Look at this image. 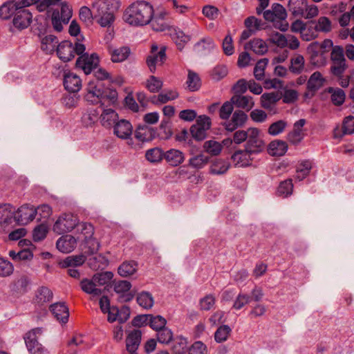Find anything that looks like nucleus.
<instances>
[{"mask_svg":"<svg viewBox=\"0 0 354 354\" xmlns=\"http://www.w3.org/2000/svg\"><path fill=\"white\" fill-rule=\"evenodd\" d=\"M153 14L152 6L144 1L130 5L123 14V19L130 25L144 26L148 24Z\"/></svg>","mask_w":354,"mask_h":354,"instance_id":"obj_1","label":"nucleus"},{"mask_svg":"<svg viewBox=\"0 0 354 354\" xmlns=\"http://www.w3.org/2000/svg\"><path fill=\"white\" fill-rule=\"evenodd\" d=\"M120 6L118 0H96L92 4L94 17L101 26H110L115 20L114 13Z\"/></svg>","mask_w":354,"mask_h":354,"instance_id":"obj_2","label":"nucleus"},{"mask_svg":"<svg viewBox=\"0 0 354 354\" xmlns=\"http://www.w3.org/2000/svg\"><path fill=\"white\" fill-rule=\"evenodd\" d=\"M75 234L77 235V239L84 242L88 248L89 254L96 253L100 248V243L93 238L94 227L89 223L77 222L75 226Z\"/></svg>","mask_w":354,"mask_h":354,"instance_id":"obj_3","label":"nucleus"},{"mask_svg":"<svg viewBox=\"0 0 354 354\" xmlns=\"http://www.w3.org/2000/svg\"><path fill=\"white\" fill-rule=\"evenodd\" d=\"M78 218L73 214H63L55 221L53 230L58 234L72 231L75 228Z\"/></svg>","mask_w":354,"mask_h":354,"instance_id":"obj_4","label":"nucleus"},{"mask_svg":"<svg viewBox=\"0 0 354 354\" xmlns=\"http://www.w3.org/2000/svg\"><path fill=\"white\" fill-rule=\"evenodd\" d=\"M43 331L42 328H35L25 334L26 346L30 354H42L44 351V347L37 339V336L41 335Z\"/></svg>","mask_w":354,"mask_h":354,"instance_id":"obj_5","label":"nucleus"},{"mask_svg":"<svg viewBox=\"0 0 354 354\" xmlns=\"http://www.w3.org/2000/svg\"><path fill=\"white\" fill-rule=\"evenodd\" d=\"M248 133L245 149L254 154L261 152L264 149V142L261 137L260 130L255 127H250L248 129Z\"/></svg>","mask_w":354,"mask_h":354,"instance_id":"obj_6","label":"nucleus"},{"mask_svg":"<svg viewBox=\"0 0 354 354\" xmlns=\"http://www.w3.org/2000/svg\"><path fill=\"white\" fill-rule=\"evenodd\" d=\"M210 127V118L205 115H201L196 120V123L191 127L190 132L196 140H202L205 138L207 131Z\"/></svg>","mask_w":354,"mask_h":354,"instance_id":"obj_7","label":"nucleus"},{"mask_svg":"<svg viewBox=\"0 0 354 354\" xmlns=\"http://www.w3.org/2000/svg\"><path fill=\"white\" fill-rule=\"evenodd\" d=\"M36 216L37 210L34 206L25 204L15 212V219L20 225H26L33 221Z\"/></svg>","mask_w":354,"mask_h":354,"instance_id":"obj_8","label":"nucleus"},{"mask_svg":"<svg viewBox=\"0 0 354 354\" xmlns=\"http://www.w3.org/2000/svg\"><path fill=\"white\" fill-rule=\"evenodd\" d=\"M248 120V115L242 110H236L228 120L223 123L225 129L230 132L243 127Z\"/></svg>","mask_w":354,"mask_h":354,"instance_id":"obj_9","label":"nucleus"},{"mask_svg":"<svg viewBox=\"0 0 354 354\" xmlns=\"http://www.w3.org/2000/svg\"><path fill=\"white\" fill-rule=\"evenodd\" d=\"M32 15L29 10L19 8L12 19V24L19 30L27 28L31 24Z\"/></svg>","mask_w":354,"mask_h":354,"instance_id":"obj_10","label":"nucleus"},{"mask_svg":"<svg viewBox=\"0 0 354 354\" xmlns=\"http://www.w3.org/2000/svg\"><path fill=\"white\" fill-rule=\"evenodd\" d=\"M103 93V84L100 82H89L86 93L85 94V100L91 104H98L102 102V95Z\"/></svg>","mask_w":354,"mask_h":354,"instance_id":"obj_11","label":"nucleus"},{"mask_svg":"<svg viewBox=\"0 0 354 354\" xmlns=\"http://www.w3.org/2000/svg\"><path fill=\"white\" fill-rule=\"evenodd\" d=\"M166 47L161 46L158 48L156 44H153L151 48V54L147 59V66H156L165 64L167 59Z\"/></svg>","mask_w":354,"mask_h":354,"instance_id":"obj_12","label":"nucleus"},{"mask_svg":"<svg viewBox=\"0 0 354 354\" xmlns=\"http://www.w3.org/2000/svg\"><path fill=\"white\" fill-rule=\"evenodd\" d=\"M133 132V127L130 122L121 119L117 120L113 125V133L118 138L127 140L131 137Z\"/></svg>","mask_w":354,"mask_h":354,"instance_id":"obj_13","label":"nucleus"},{"mask_svg":"<svg viewBox=\"0 0 354 354\" xmlns=\"http://www.w3.org/2000/svg\"><path fill=\"white\" fill-rule=\"evenodd\" d=\"M64 86L70 93H77L82 88V81L80 77L70 71H64Z\"/></svg>","mask_w":354,"mask_h":354,"instance_id":"obj_14","label":"nucleus"},{"mask_svg":"<svg viewBox=\"0 0 354 354\" xmlns=\"http://www.w3.org/2000/svg\"><path fill=\"white\" fill-rule=\"evenodd\" d=\"M131 288V283L124 280L119 281L114 284V291L120 295L119 301L128 302L133 299V295L129 292Z\"/></svg>","mask_w":354,"mask_h":354,"instance_id":"obj_15","label":"nucleus"},{"mask_svg":"<svg viewBox=\"0 0 354 354\" xmlns=\"http://www.w3.org/2000/svg\"><path fill=\"white\" fill-rule=\"evenodd\" d=\"M55 50L58 57L64 62H69L74 58L73 45L69 41H62L58 44Z\"/></svg>","mask_w":354,"mask_h":354,"instance_id":"obj_16","label":"nucleus"},{"mask_svg":"<svg viewBox=\"0 0 354 354\" xmlns=\"http://www.w3.org/2000/svg\"><path fill=\"white\" fill-rule=\"evenodd\" d=\"M77 245V239L71 235L60 237L56 243L57 248L63 253H69L74 250Z\"/></svg>","mask_w":354,"mask_h":354,"instance_id":"obj_17","label":"nucleus"},{"mask_svg":"<svg viewBox=\"0 0 354 354\" xmlns=\"http://www.w3.org/2000/svg\"><path fill=\"white\" fill-rule=\"evenodd\" d=\"M50 310L57 321L65 324L68 320L69 311L64 303H55L50 306Z\"/></svg>","mask_w":354,"mask_h":354,"instance_id":"obj_18","label":"nucleus"},{"mask_svg":"<svg viewBox=\"0 0 354 354\" xmlns=\"http://www.w3.org/2000/svg\"><path fill=\"white\" fill-rule=\"evenodd\" d=\"M254 154V153L245 148L243 150L235 151L232 156V159L236 165L246 167L251 164L252 156Z\"/></svg>","mask_w":354,"mask_h":354,"instance_id":"obj_19","label":"nucleus"},{"mask_svg":"<svg viewBox=\"0 0 354 354\" xmlns=\"http://www.w3.org/2000/svg\"><path fill=\"white\" fill-rule=\"evenodd\" d=\"M231 101L236 107L245 111H250L254 105L252 97L249 95H234Z\"/></svg>","mask_w":354,"mask_h":354,"instance_id":"obj_20","label":"nucleus"},{"mask_svg":"<svg viewBox=\"0 0 354 354\" xmlns=\"http://www.w3.org/2000/svg\"><path fill=\"white\" fill-rule=\"evenodd\" d=\"M19 8L16 1H8L3 3L0 7V18L3 20L10 19L14 17Z\"/></svg>","mask_w":354,"mask_h":354,"instance_id":"obj_21","label":"nucleus"},{"mask_svg":"<svg viewBox=\"0 0 354 354\" xmlns=\"http://www.w3.org/2000/svg\"><path fill=\"white\" fill-rule=\"evenodd\" d=\"M99 64L100 57L97 53H86L78 57L75 66H99Z\"/></svg>","mask_w":354,"mask_h":354,"instance_id":"obj_22","label":"nucleus"},{"mask_svg":"<svg viewBox=\"0 0 354 354\" xmlns=\"http://www.w3.org/2000/svg\"><path fill=\"white\" fill-rule=\"evenodd\" d=\"M272 10L275 14V17L280 23V26H277L281 31H286L288 28V24L286 21L287 13L284 7L279 3H274L272 6Z\"/></svg>","mask_w":354,"mask_h":354,"instance_id":"obj_23","label":"nucleus"},{"mask_svg":"<svg viewBox=\"0 0 354 354\" xmlns=\"http://www.w3.org/2000/svg\"><path fill=\"white\" fill-rule=\"evenodd\" d=\"M164 158L169 165L173 167L178 166L185 160L183 153L175 149H171L165 152Z\"/></svg>","mask_w":354,"mask_h":354,"instance_id":"obj_24","label":"nucleus"},{"mask_svg":"<svg viewBox=\"0 0 354 354\" xmlns=\"http://www.w3.org/2000/svg\"><path fill=\"white\" fill-rule=\"evenodd\" d=\"M244 48L252 50L257 55H263L268 49L266 43L263 39L259 38H254L246 43Z\"/></svg>","mask_w":354,"mask_h":354,"instance_id":"obj_25","label":"nucleus"},{"mask_svg":"<svg viewBox=\"0 0 354 354\" xmlns=\"http://www.w3.org/2000/svg\"><path fill=\"white\" fill-rule=\"evenodd\" d=\"M142 333L135 329L131 331L126 339V347L128 351H136L141 342Z\"/></svg>","mask_w":354,"mask_h":354,"instance_id":"obj_26","label":"nucleus"},{"mask_svg":"<svg viewBox=\"0 0 354 354\" xmlns=\"http://www.w3.org/2000/svg\"><path fill=\"white\" fill-rule=\"evenodd\" d=\"M80 287L83 292L93 297L100 296L102 294V290L97 287L93 277L91 279H83L80 281Z\"/></svg>","mask_w":354,"mask_h":354,"instance_id":"obj_27","label":"nucleus"},{"mask_svg":"<svg viewBox=\"0 0 354 354\" xmlns=\"http://www.w3.org/2000/svg\"><path fill=\"white\" fill-rule=\"evenodd\" d=\"M288 150V145L285 141L276 140L272 141L268 145V152L274 156H281Z\"/></svg>","mask_w":354,"mask_h":354,"instance_id":"obj_28","label":"nucleus"},{"mask_svg":"<svg viewBox=\"0 0 354 354\" xmlns=\"http://www.w3.org/2000/svg\"><path fill=\"white\" fill-rule=\"evenodd\" d=\"M230 167L229 162L221 160H215L209 167V173L214 175H222L225 174Z\"/></svg>","mask_w":354,"mask_h":354,"instance_id":"obj_29","label":"nucleus"},{"mask_svg":"<svg viewBox=\"0 0 354 354\" xmlns=\"http://www.w3.org/2000/svg\"><path fill=\"white\" fill-rule=\"evenodd\" d=\"M118 118V113L112 109H104L100 116L101 123L105 127L113 126Z\"/></svg>","mask_w":354,"mask_h":354,"instance_id":"obj_30","label":"nucleus"},{"mask_svg":"<svg viewBox=\"0 0 354 354\" xmlns=\"http://www.w3.org/2000/svg\"><path fill=\"white\" fill-rule=\"evenodd\" d=\"M52 291L46 286L39 287L35 292V301L40 305L50 302L53 299Z\"/></svg>","mask_w":354,"mask_h":354,"instance_id":"obj_31","label":"nucleus"},{"mask_svg":"<svg viewBox=\"0 0 354 354\" xmlns=\"http://www.w3.org/2000/svg\"><path fill=\"white\" fill-rule=\"evenodd\" d=\"M178 93L176 90H166L157 96L153 97V102L154 104H165L169 101L176 100L178 97Z\"/></svg>","mask_w":354,"mask_h":354,"instance_id":"obj_32","label":"nucleus"},{"mask_svg":"<svg viewBox=\"0 0 354 354\" xmlns=\"http://www.w3.org/2000/svg\"><path fill=\"white\" fill-rule=\"evenodd\" d=\"M58 39L56 36L53 35H46L41 38V48L46 51V53H52L55 50L58 46Z\"/></svg>","mask_w":354,"mask_h":354,"instance_id":"obj_33","label":"nucleus"},{"mask_svg":"<svg viewBox=\"0 0 354 354\" xmlns=\"http://www.w3.org/2000/svg\"><path fill=\"white\" fill-rule=\"evenodd\" d=\"M280 99L281 96L277 93H263L261 97V106L266 109H272Z\"/></svg>","mask_w":354,"mask_h":354,"instance_id":"obj_34","label":"nucleus"},{"mask_svg":"<svg viewBox=\"0 0 354 354\" xmlns=\"http://www.w3.org/2000/svg\"><path fill=\"white\" fill-rule=\"evenodd\" d=\"M324 80L319 72L314 73L310 77L307 83L308 91L312 92V95L319 90L324 84Z\"/></svg>","mask_w":354,"mask_h":354,"instance_id":"obj_35","label":"nucleus"},{"mask_svg":"<svg viewBox=\"0 0 354 354\" xmlns=\"http://www.w3.org/2000/svg\"><path fill=\"white\" fill-rule=\"evenodd\" d=\"M330 59L333 64L337 65V66H346L344 48L340 46H335L333 47L330 53Z\"/></svg>","mask_w":354,"mask_h":354,"instance_id":"obj_36","label":"nucleus"},{"mask_svg":"<svg viewBox=\"0 0 354 354\" xmlns=\"http://www.w3.org/2000/svg\"><path fill=\"white\" fill-rule=\"evenodd\" d=\"M131 50L128 46H122L117 49H114L110 52L111 60L113 62H121L127 59L130 55Z\"/></svg>","mask_w":354,"mask_h":354,"instance_id":"obj_37","label":"nucleus"},{"mask_svg":"<svg viewBox=\"0 0 354 354\" xmlns=\"http://www.w3.org/2000/svg\"><path fill=\"white\" fill-rule=\"evenodd\" d=\"M301 36L305 41H310L318 37V32L315 25V21H310L306 24Z\"/></svg>","mask_w":354,"mask_h":354,"instance_id":"obj_38","label":"nucleus"},{"mask_svg":"<svg viewBox=\"0 0 354 354\" xmlns=\"http://www.w3.org/2000/svg\"><path fill=\"white\" fill-rule=\"evenodd\" d=\"M138 270V263L134 261H125L118 268V274L122 277L133 274Z\"/></svg>","mask_w":354,"mask_h":354,"instance_id":"obj_39","label":"nucleus"},{"mask_svg":"<svg viewBox=\"0 0 354 354\" xmlns=\"http://www.w3.org/2000/svg\"><path fill=\"white\" fill-rule=\"evenodd\" d=\"M312 168V163L310 160L301 161L297 167L295 178L298 180H302L309 174Z\"/></svg>","mask_w":354,"mask_h":354,"instance_id":"obj_40","label":"nucleus"},{"mask_svg":"<svg viewBox=\"0 0 354 354\" xmlns=\"http://www.w3.org/2000/svg\"><path fill=\"white\" fill-rule=\"evenodd\" d=\"M118 101V92L115 88L104 87L103 84V93L102 95V104L107 102L109 105L115 104Z\"/></svg>","mask_w":354,"mask_h":354,"instance_id":"obj_41","label":"nucleus"},{"mask_svg":"<svg viewBox=\"0 0 354 354\" xmlns=\"http://www.w3.org/2000/svg\"><path fill=\"white\" fill-rule=\"evenodd\" d=\"M214 46V42L211 37H205L194 45V49L198 53H203L210 51Z\"/></svg>","mask_w":354,"mask_h":354,"instance_id":"obj_42","label":"nucleus"},{"mask_svg":"<svg viewBox=\"0 0 354 354\" xmlns=\"http://www.w3.org/2000/svg\"><path fill=\"white\" fill-rule=\"evenodd\" d=\"M187 88L190 91H196L201 86V81L198 75L195 72L189 70L188 71L187 80L186 81Z\"/></svg>","mask_w":354,"mask_h":354,"instance_id":"obj_43","label":"nucleus"},{"mask_svg":"<svg viewBox=\"0 0 354 354\" xmlns=\"http://www.w3.org/2000/svg\"><path fill=\"white\" fill-rule=\"evenodd\" d=\"M85 261L84 255L70 256L59 263L62 268L76 267L82 265Z\"/></svg>","mask_w":354,"mask_h":354,"instance_id":"obj_44","label":"nucleus"},{"mask_svg":"<svg viewBox=\"0 0 354 354\" xmlns=\"http://www.w3.org/2000/svg\"><path fill=\"white\" fill-rule=\"evenodd\" d=\"M86 75L91 73L96 77L97 80H110L111 76L104 68H82Z\"/></svg>","mask_w":354,"mask_h":354,"instance_id":"obj_45","label":"nucleus"},{"mask_svg":"<svg viewBox=\"0 0 354 354\" xmlns=\"http://www.w3.org/2000/svg\"><path fill=\"white\" fill-rule=\"evenodd\" d=\"M136 300L138 305L145 309L151 308L154 303L151 294L145 291L138 295Z\"/></svg>","mask_w":354,"mask_h":354,"instance_id":"obj_46","label":"nucleus"},{"mask_svg":"<svg viewBox=\"0 0 354 354\" xmlns=\"http://www.w3.org/2000/svg\"><path fill=\"white\" fill-rule=\"evenodd\" d=\"M156 337L159 343L168 344L174 339L173 332L167 327L156 330Z\"/></svg>","mask_w":354,"mask_h":354,"instance_id":"obj_47","label":"nucleus"},{"mask_svg":"<svg viewBox=\"0 0 354 354\" xmlns=\"http://www.w3.org/2000/svg\"><path fill=\"white\" fill-rule=\"evenodd\" d=\"M9 256L13 261H19L32 259L33 257V254L30 249H24L19 252L10 250Z\"/></svg>","mask_w":354,"mask_h":354,"instance_id":"obj_48","label":"nucleus"},{"mask_svg":"<svg viewBox=\"0 0 354 354\" xmlns=\"http://www.w3.org/2000/svg\"><path fill=\"white\" fill-rule=\"evenodd\" d=\"M165 14L160 13L158 16L153 18L149 21L152 29L157 32L164 31L168 28L167 24L165 22L164 19Z\"/></svg>","mask_w":354,"mask_h":354,"instance_id":"obj_49","label":"nucleus"},{"mask_svg":"<svg viewBox=\"0 0 354 354\" xmlns=\"http://www.w3.org/2000/svg\"><path fill=\"white\" fill-rule=\"evenodd\" d=\"M165 152L158 147L148 149L145 153L146 159L150 162H159L164 158Z\"/></svg>","mask_w":354,"mask_h":354,"instance_id":"obj_50","label":"nucleus"},{"mask_svg":"<svg viewBox=\"0 0 354 354\" xmlns=\"http://www.w3.org/2000/svg\"><path fill=\"white\" fill-rule=\"evenodd\" d=\"M30 283V279L26 275H21L15 280L13 290L20 293H25L28 291Z\"/></svg>","mask_w":354,"mask_h":354,"instance_id":"obj_51","label":"nucleus"},{"mask_svg":"<svg viewBox=\"0 0 354 354\" xmlns=\"http://www.w3.org/2000/svg\"><path fill=\"white\" fill-rule=\"evenodd\" d=\"M328 91L331 94L330 99L335 105L340 106L344 102L346 95L342 89L330 87Z\"/></svg>","mask_w":354,"mask_h":354,"instance_id":"obj_52","label":"nucleus"},{"mask_svg":"<svg viewBox=\"0 0 354 354\" xmlns=\"http://www.w3.org/2000/svg\"><path fill=\"white\" fill-rule=\"evenodd\" d=\"M187 339L183 336H177L174 339L172 350L176 354H185L187 351Z\"/></svg>","mask_w":354,"mask_h":354,"instance_id":"obj_53","label":"nucleus"},{"mask_svg":"<svg viewBox=\"0 0 354 354\" xmlns=\"http://www.w3.org/2000/svg\"><path fill=\"white\" fill-rule=\"evenodd\" d=\"M232 332L231 328L227 325H221L214 333V339L218 343L225 342Z\"/></svg>","mask_w":354,"mask_h":354,"instance_id":"obj_54","label":"nucleus"},{"mask_svg":"<svg viewBox=\"0 0 354 354\" xmlns=\"http://www.w3.org/2000/svg\"><path fill=\"white\" fill-rule=\"evenodd\" d=\"M293 190V184L291 179L282 181L277 189V194L284 198L291 195Z\"/></svg>","mask_w":354,"mask_h":354,"instance_id":"obj_55","label":"nucleus"},{"mask_svg":"<svg viewBox=\"0 0 354 354\" xmlns=\"http://www.w3.org/2000/svg\"><path fill=\"white\" fill-rule=\"evenodd\" d=\"M248 129L246 131L244 130H238L234 132L233 134V139H225L223 141V143L225 145L228 146L230 145L232 142H234L236 144H241L243 142H246L247 138H248Z\"/></svg>","mask_w":354,"mask_h":354,"instance_id":"obj_56","label":"nucleus"},{"mask_svg":"<svg viewBox=\"0 0 354 354\" xmlns=\"http://www.w3.org/2000/svg\"><path fill=\"white\" fill-rule=\"evenodd\" d=\"M315 25L317 28L318 33L329 32L332 30V24L330 20L326 17H320L317 21H315Z\"/></svg>","mask_w":354,"mask_h":354,"instance_id":"obj_57","label":"nucleus"},{"mask_svg":"<svg viewBox=\"0 0 354 354\" xmlns=\"http://www.w3.org/2000/svg\"><path fill=\"white\" fill-rule=\"evenodd\" d=\"M80 100V95L75 93L73 94L69 93L63 96L62 103L68 109H73L77 106Z\"/></svg>","mask_w":354,"mask_h":354,"instance_id":"obj_58","label":"nucleus"},{"mask_svg":"<svg viewBox=\"0 0 354 354\" xmlns=\"http://www.w3.org/2000/svg\"><path fill=\"white\" fill-rule=\"evenodd\" d=\"M113 274L111 272L106 271L101 273H97L93 275V278L97 286H104L110 282L113 279Z\"/></svg>","mask_w":354,"mask_h":354,"instance_id":"obj_59","label":"nucleus"},{"mask_svg":"<svg viewBox=\"0 0 354 354\" xmlns=\"http://www.w3.org/2000/svg\"><path fill=\"white\" fill-rule=\"evenodd\" d=\"M204 149L208 153L212 156H217L222 150V145L217 141L208 140L204 143Z\"/></svg>","mask_w":354,"mask_h":354,"instance_id":"obj_60","label":"nucleus"},{"mask_svg":"<svg viewBox=\"0 0 354 354\" xmlns=\"http://www.w3.org/2000/svg\"><path fill=\"white\" fill-rule=\"evenodd\" d=\"M162 86V82L159 78L151 75L146 82V87L151 93L158 92Z\"/></svg>","mask_w":354,"mask_h":354,"instance_id":"obj_61","label":"nucleus"},{"mask_svg":"<svg viewBox=\"0 0 354 354\" xmlns=\"http://www.w3.org/2000/svg\"><path fill=\"white\" fill-rule=\"evenodd\" d=\"M13 265L8 260L0 257V277H6L13 273Z\"/></svg>","mask_w":354,"mask_h":354,"instance_id":"obj_62","label":"nucleus"},{"mask_svg":"<svg viewBox=\"0 0 354 354\" xmlns=\"http://www.w3.org/2000/svg\"><path fill=\"white\" fill-rule=\"evenodd\" d=\"M287 127V122L284 120H278L271 124L268 132L271 136H277L281 133Z\"/></svg>","mask_w":354,"mask_h":354,"instance_id":"obj_63","label":"nucleus"},{"mask_svg":"<svg viewBox=\"0 0 354 354\" xmlns=\"http://www.w3.org/2000/svg\"><path fill=\"white\" fill-rule=\"evenodd\" d=\"M234 110V104L232 102L231 100L230 101L225 102L219 109V117L222 120H225L226 121L229 120L230 115L233 113Z\"/></svg>","mask_w":354,"mask_h":354,"instance_id":"obj_64","label":"nucleus"}]
</instances>
